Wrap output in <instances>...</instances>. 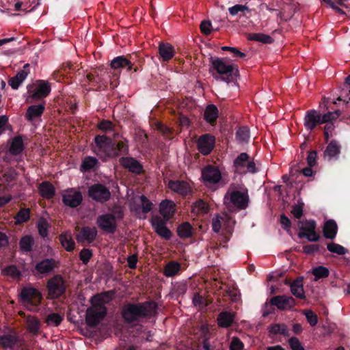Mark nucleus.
<instances>
[{"label": "nucleus", "instance_id": "1", "mask_svg": "<svg viewBox=\"0 0 350 350\" xmlns=\"http://www.w3.org/2000/svg\"><path fill=\"white\" fill-rule=\"evenodd\" d=\"M157 313V304L154 301L126 302L121 308L122 320L130 327L146 323Z\"/></svg>", "mask_w": 350, "mask_h": 350}, {"label": "nucleus", "instance_id": "2", "mask_svg": "<svg viewBox=\"0 0 350 350\" xmlns=\"http://www.w3.org/2000/svg\"><path fill=\"white\" fill-rule=\"evenodd\" d=\"M94 143L91 145L92 152L103 160L116 159L129 153V140L126 138L115 142L105 135H96Z\"/></svg>", "mask_w": 350, "mask_h": 350}, {"label": "nucleus", "instance_id": "3", "mask_svg": "<svg viewBox=\"0 0 350 350\" xmlns=\"http://www.w3.org/2000/svg\"><path fill=\"white\" fill-rule=\"evenodd\" d=\"M92 306L85 313V322L90 327H96L107 315V309L105 306L103 296L95 295L90 299Z\"/></svg>", "mask_w": 350, "mask_h": 350}, {"label": "nucleus", "instance_id": "4", "mask_svg": "<svg viewBox=\"0 0 350 350\" xmlns=\"http://www.w3.org/2000/svg\"><path fill=\"white\" fill-rule=\"evenodd\" d=\"M212 68L219 75L221 81L228 83L234 81L239 74L238 66L234 64H228L224 58L211 57Z\"/></svg>", "mask_w": 350, "mask_h": 350}, {"label": "nucleus", "instance_id": "5", "mask_svg": "<svg viewBox=\"0 0 350 350\" xmlns=\"http://www.w3.org/2000/svg\"><path fill=\"white\" fill-rule=\"evenodd\" d=\"M43 299L42 294L36 288L23 287L18 295V300L25 308L31 312H36Z\"/></svg>", "mask_w": 350, "mask_h": 350}, {"label": "nucleus", "instance_id": "6", "mask_svg": "<svg viewBox=\"0 0 350 350\" xmlns=\"http://www.w3.org/2000/svg\"><path fill=\"white\" fill-rule=\"evenodd\" d=\"M224 204L230 211L247 208L249 204L247 190L228 191L224 196Z\"/></svg>", "mask_w": 350, "mask_h": 350}, {"label": "nucleus", "instance_id": "7", "mask_svg": "<svg viewBox=\"0 0 350 350\" xmlns=\"http://www.w3.org/2000/svg\"><path fill=\"white\" fill-rule=\"evenodd\" d=\"M46 287L49 299H59L66 293V281L62 275L56 274L47 281Z\"/></svg>", "mask_w": 350, "mask_h": 350}, {"label": "nucleus", "instance_id": "8", "mask_svg": "<svg viewBox=\"0 0 350 350\" xmlns=\"http://www.w3.org/2000/svg\"><path fill=\"white\" fill-rule=\"evenodd\" d=\"M88 193L90 198L100 203H105L111 198V192L109 188L101 183L91 185L88 189Z\"/></svg>", "mask_w": 350, "mask_h": 350}, {"label": "nucleus", "instance_id": "9", "mask_svg": "<svg viewBox=\"0 0 350 350\" xmlns=\"http://www.w3.org/2000/svg\"><path fill=\"white\" fill-rule=\"evenodd\" d=\"M36 87L32 91L29 90L30 94L27 98L26 102H29L31 98L33 101L40 100L46 98L51 92V84L47 81L38 80L36 81Z\"/></svg>", "mask_w": 350, "mask_h": 350}, {"label": "nucleus", "instance_id": "10", "mask_svg": "<svg viewBox=\"0 0 350 350\" xmlns=\"http://www.w3.org/2000/svg\"><path fill=\"white\" fill-rule=\"evenodd\" d=\"M96 224L99 228L108 232L114 233L117 229L116 218L111 213H105L98 215Z\"/></svg>", "mask_w": 350, "mask_h": 350}, {"label": "nucleus", "instance_id": "11", "mask_svg": "<svg viewBox=\"0 0 350 350\" xmlns=\"http://www.w3.org/2000/svg\"><path fill=\"white\" fill-rule=\"evenodd\" d=\"M119 163L124 169L135 175H140L144 172L143 165L134 157H121Z\"/></svg>", "mask_w": 350, "mask_h": 350}, {"label": "nucleus", "instance_id": "12", "mask_svg": "<svg viewBox=\"0 0 350 350\" xmlns=\"http://www.w3.org/2000/svg\"><path fill=\"white\" fill-rule=\"evenodd\" d=\"M135 57L133 55H129L126 56L120 55L114 57L110 62L111 68L114 71H119L126 68L127 72H131L133 70V59Z\"/></svg>", "mask_w": 350, "mask_h": 350}, {"label": "nucleus", "instance_id": "13", "mask_svg": "<svg viewBox=\"0 0 350 350\" xmlns=\"http://www.w3.org/2000/svg\"><path fill=\"white\" fill-rule=\"evenodd\" d=\"M167 221L159 216H154L151 219V224L154 232L160 237L165 240H170L172 237V233L166 226Z\"/></svg>", "mask_w": 350, "mask_h": 350}, {"label": "nucleus", "instance_id": "14", "mask_svg": "<svg viewBox=\"0 0 350 350\" xmlns=\"http://www.w3.org/2000/svg\"><path fill=\"white\" fill-rule=\"evenodd\" d=\"M59 261L53 258H46L38 262L35 265V271L42 275H46L54 271L59 267Z\"/></svg>", "mask_w": 350, "mask_h": 350}, {"label": "nucleus", "instance_id": "15", "mask_svg": "<svg viewBox=\"0 0 350 350\" xmlns=\"http://www.w3.org/2000/svg\"><path fill=\"white\" fill-rule=\"evenodd\" d=\"M215 144V138L211 134L201 135L197 142L199 152L203 155H208L213 149Z\"/></svg>", "mask_w": 350, "mask_h": 350}, {"label": "nucleus", "instance_id": "16", "mask_svg": "<svg viewBox=\"0 0 350 350\" xmlns=\"http://www.w3.org/2000/svg\"><path fill=\"white\" fill-rule=\"evenodd\" d=\"M304 124L306 129L310 131H312L317 125L322 124L320 112L315 109L307 111L304 117Z\"/></svg>", "mask_w": 350, "mask_h": 350}, {"label": "nucleus", "instance_id": "17", "mask_svg": "<svg viewBox=\"0 0 350 350\" xmlns=\"http://www.w3.org/2000/svg\"><path fill=\"white\" fill-rule=\"evenodd\" d=\"M202 178L205 183L215 184L219 182L221 175L217 168L208 165L202 170Z\"/></svg>", "mask_w": 350, "mask_h": 350}, {"label": "nucleus", "instance_id": "18", "mask_svg": "<svg viewBox=\"0 0 350 350\" xmlns=\"http://www.w3.org/2000/svg\"><path fill=\"white\" fill-rule=\"evenodd\" d=\"M97 234L98 231L95 227L84 226L81 228L76 239L79 243L87 242L90 244L96 239Z\"/></svg>", "mask_w": 350, "mask_h": 350}, {"label": "nucleus", "instance_id": "19", "mask_svg": "<svg viewBox=\"0 0 350 350\" xmlns=\"http://www.w3.org/2000/svg\"><path fill=\"white\" fill-rule=\"evenodd\" d=\"M270 304L276 306L279 310H287L294 307L295 304V299L291 296L278 295L270 299Z\"/></svg>", "mask_w": 350, "mask_h": 350}, {"label": "nucleus", "instance_id": "20", "mask_svg": "<svg viewBox=\"0 0 350 350\" xmlns=\"http://www.w3.org/2000/svg\"><path fill=\"white\" fill-rule=\"evenodd\" d=\"M45 110V102L29 106L25 113V118L29 122L41 118Z\"/></svg>", "mask_w": 350, "mask_h": 350}, {"label": "nucleus", "instance_id": "21", "mask_svg": "<svg viewBox=\"0 0 350 350\" xmlns=\"http://www.w3.org/2000/svg\"><path fill=\"white\" fill-rule=\"evenodd\" d=\"M168 187L172 191L183 196L190 195L192 193V189L189 184L184 180H171L168 183Z\"/></svg>", "mask_w": 350, "mask_h": 350}, {"label": "nucleus", "instance_id": "22", "mask_svg": "<svg viewBox=\"0 0 350 350\" xmlns=\"http://www.w3.org/2000/svg\"><path fill=\"white\" fill-rule=\"evenodd\" d=\"M83 196L80 191L68 193L62 196V202L70 208H77L81 204Z\"/></svg>", "mask_w": 350, "mask_h": 350}, {"label": "nucleus", "instance_id": "23", "mask_svg": "<svg viewBox=\"0 0 350 350\" xmlns=\"http://www.w3.org/2000/svg\"><path fill=\"white\" fill-rule=\"evenodd\" d=\"M158 51L163 62H169L174 57L175 54L174 47L167 42L159 43Z\"/></svg>", "mask_w": 350, "mask_h": 350}, {"label": "nucleus", "instance_id": "24", "mask_svg": "<svg viewBox=\"0 0 350 350\" xmlns=\"http://www.w3.org/2000/svg\"><path fill=\"white\" fill-rule=\"evenodd\" d=\"M86 77L90 83L94 86L96 88L95 90L97 91L104 90L107 87V81L96 71L88 73Z\"/></svg>", "mask_w": 350, "mask_h": 350}, {"label": "nucleus", "instance_id": "25", "mask_svg": "<svg viewBox=\"0 0 350 350\" xmlns=\"http://www.w3.org/2000/svg\"><path fill=\"white\" fill-rule=\"evenodd\" d=\"M338 224L334 219H327L323 227V234L325 239L334 240L338 232Z\"/></svg>", "mask_w": 350, "mask_h": 350}, {"label": "nucleus", "instance_id": "26", "mask_svg": "<svg viewBox=\"0 0 350 350\" xmlns=\"http://www.w3.org/2000/svg\"><path fill=\"white\" fill-rule=\"evenodd\" d=\"M219 117V110L214 104L208 105L204 112V120L211 125H215Z\"/></svg>", "mask_w": 350, "mask_h": 350}, {"label": "nucleus", "instance_id": "27", "mask_svg": "<svg viewBox=\"0 0 350 350\" xmlns=\"http://www.w3.org/2000/svg\"><path fill=\"white\" fill-rule=\"evenodd\" d=\"M234 320V314L233 312L228 311L221 312L217 317V325L221 328L230 327Z\"/></svg>", "mask_w": 350, "mask_h": 350}, {"label": "nucleus", "instance_id": "28", "mask_svg": "<svg viewBox=\"0 0 350 350\" xmlns=\"http://www.w3.org/2000/svg\"><path fill=\"white\" fill-rule=\"evenodd\" d=\"M20 341L16 334H3L0 336V346L3 349H14Z\"/></svg>", "mask_w": 350, "mask_h": 350}, {"label": "nucleus", "instance_id": "29", "mask_svg": "<svg viewBox=\"0 0 350 350\" xmlns=\"http://www.w3.org/2000/svg\"><path fill=\"white\" fill-rule=\"evenodd\" d=\"M25 149V144L22 135L14 137L11 142L9 152L13 156L21 154Z\"/></svg>", "mask_w": 350, "mask_h": 350}, {"label": "nucleus", "instance_id": "30", "mask_svg": "<svg viewBox=\"0 0 350 350\" xmlns=\"http://www.w3.org/2000/svg\"><path fill=\"white\" fill-rule=\"evenodd\" d=\"M303 277H298L291 284V291L297 298L305 299V292L303 285Z\"/></svg>", "mask_w": 350, "mask_h": 350}, {"label": "nucleus", "instance_id": "31", "mask_svg": "<svg viewBox=\"0 0 350 350\" xmlns=\"http://www.w3.org/2000/svg\"><path fill=\"white\" fill-rule=\"evenodd\" d=\"M40 193L45 199H51L55 195V188L49 181H43L38 187Z\"/></svg>", "mask_w": 350, "mask_h": 350}, {"label": "nucleus", "instance_id": "32", "mask_svg": "<svg viewBox=\"0 0 350 350\" xmlns=\"http://www.w3.org/2000/svg\"><path fill=\"white\" fill-rule=\"evenodd\" d=\"M174 203L169 200H163L160 203V212L163 215V219L169 220L174 213Z\"/></svg>", "mask_w": 350, "mask_h": 350}, {"label": "nucleus", "instance_id": "33", "mask_svg": "<svg viewBox=\"0 0 350 350\" xmlns=\"http://www.w3.org/2000/svg\"><path fill=\"white\" fill-rule=\"evenodd\" d=\"M221 290L220 294L223 298H229L233 302L238 300L239 293L237 288L225 284L221 288Z\"/></svg>", "mask_w": 350, "mask_h": 350}, {"label": "nucleus", "instance_id": "34", "mask_svg": "<svg viewBox=\"0 0 350 350\" xmlns=\"http://www.w3.org/2000/svg\"><path fill=\"white\" fill-rule=\"evenodd\" d=\"M28 75L27 70H20L16 75L10 79L9 85L14 90H17Z\"/></svg>", "mask_w": 350, "mask_h": 350}, {"label": "nucleus", "instance_id": "35", "mask_svg": "<svg viewBox=\"0 0 350 350\" xmlns=\"http://www.w3.org/2000/svg\"><path fill=\"white\" fill-rule=\"evenodd\" d=\"M98 163V160L96 157L87 156L81 162L80 170L81 172H90L91 170H94L95 167H96Z\"/></svg>", "mask_w": 350, "mask_h": 350}, {"label": "nucleus", "instance_id": "36", "mask_svg": "<svg viewBox=\"0 0 350 350\" xmlns=\"http://www.w3.org/2000/svg\"><path fill=\"white\" fill-rule=\"evenodd\" d=\"M249 159L250 157L246 152L241 153L233 162V166L236 171L240 173L243 172Z\"/></svg>", "mask_w": 350, "mask_h": 350}, {"label": "nucleus", "instance_id": "37", "mask_svg": "<svg viewBox=\"0 0 350 350\" xmlns=\"http://www.w3.org/2000/svg\"><path fill=\"white\" fill-rule=\"evenodd\" d=\"M340 148L341 146L338 142L333 139L328 144L324 152V154L329 159L335 157L340 153Z\"/></svg>", "mask_w": 350, "mask_h": 350}, {"label": "nucleus", "instance_id": "38", "mask_svg": "<svg viewBox=\"0 0 350 350\" xmlns=\"http://www.w3.org/2000/svg\"><path fill=\"white\" fill-rule=\"evenodd\" d=\"M59 241L63 247L67 252H72L75 247V243L73 241L71 234L67 232L62 233L59 237Z\"/></svg>", "mask_w": 350, "mask_h": 350}, {"label": "nucleus", "instance_id": "39", "mask_svg": "<svg viewBox=\"0 0 350 350\" xmlns=\"http://www.w3.org/2000/svg\"><path fill=\"white\" fill-rule=\"evenodd\" d=\"M247 38L251 41H256L263 44H272L274 40L269 35L262 33H248Z\"/></svg>", "mask_w": 350, "mask_h": 350}, {"label": "nucleus", "instance_id": "40", "mask_svg": "<svg viewBox=\"0 0 350 350\" xmlns=\"http://www.w3.org/2000/svg\"><path fill=\"white\" fill-rule=\"evenodd\" d=\"M34 239L31 235H25L21 237L19 241V247L23 252H30L33 250Z\"/></svg>", "mask_w": 350, "mask_h": 350}, {"label": "nucleus", "instance_id": "41", "mask_svg": "<svg viewBox=\"0 0 350 350\" xmlns=\"http://www.w3.org/2000/svg\"><path fill=\"white\" fill-rule=\"evenodd\" d=\"M180 268L181 266L179 262L171 261L165 266L164 275L167 277H173L179 273Z\"/></svg>", "mask_w": 350, "mask_h": 350}, {"label": "nucleus", "instance_id": "42", "mask_svg": "<svg viewBox=\"0 0 350 350\" xmlns=\"http://www.w3.org/2000/svg\"><path fill=\"white\" fill-rule=\"evenodd\" d=\"M297 228L299 229V232H304L308 233L312 232L317 228V222L313 219H306L305 221L298 220Z\"/></svg>", "mask_w": 350, "mask_h": 350}, {"label": "nucleus", "instance_id": "43", "mask_svg": "<svg viewBox=\"0 0 350 350\" xmlns=\"http://www.w3.org/2000/svg\"><path fill=\"white\" fill-rule=\"evenodd\" d=\"M178 237L186 239L192 236V226L189 222H184L178 226L177 228Z\"/></svg>", "mask_w": 350, "mask_h": 350}, {"label": "nucleus", "instance_id": "44", "mask_svg": "<svg viewBox=\"0 0 350 350\" xmlns=\"http://www.w3.org/2000/svg\"><path fill=\"white\" fill-rule=\"evenodd\" d=\"M27 325L29 331L33 335H38L40 332V321L34 317H31L27 319Z\"/></svg>", "mask_w": 350, "mask_h": 350}, {"label": "nucleus", "instance_id": "45", "mask_svg": "<svg viewBox=\"0 0 350 350\" xmlns=\"http://www.w3.org/2000/svg\"><path fill=\"white\" fill-rule=\"evenodd\" d=\"M64 320V315H61L56 312H51L47 315L44 322L49 325L55 327L59 326Z\"/></svg>", "mask_w": 350, "mask_h": 350}, {"label": "nucleus", "instance_id": "46", "mask_svg": "<svg viewBox=\"0 0 350 350\" xmlns=\"http://www.w3.org/2000/svg\"><path fill=\"white\" fill-rule=\"evenodd\" d=\"M2 273L4 275H9L13 279L20 278L21 277V272L14 265H11L5 267L2 269Z\"/></svg>", "mask_w": 350, "mask_h": 350}, {"label": "nucleus", "instance_id": "47", "mask_svg": "<svg viewBox=\"0 0 350 350\" xmlns=\"http://www.w3.org/2000/svg\"><path fill=\"white\" fill-rule=\"evenodd\" d=\"M51 227L49 223L44 218H40L37 224V228L39 234L45 238L49 234V228Z\"/></svg>", "mask_w": 350, "mask_h": 350}, {"label": "nucleus", "instance_id": "48", "mask_svg": "<svg viewBox=\"0 0 350 350\" xmlns=\"http://www.w3.org/2000/svg\"><path fill=\"white\" fill-rule=\"evenodd\" d=\"M155 127L157 131H159L161 135L169 139L173 138L174 130L160 122H157L155 123Z\"/></svg>", "mask_w": 350, "mask_h": 350}, {"label": "nucleus", "instance_id": "49", "mask_svg": "<svg viewBox=\"0 0 350 350\" xmlns=\"http://www.w3.org/2000/svg\"><path fill=\"white\" fill-rule=\"evenodd\" d=\"M327 249L332 253L338 255H345L348 253V250L342 245L334 242L329 243L327 245Z\"/></svg>", "mask_w": 350, "mask_h": 350}, {"label": "nucleus", "instance_id": "50", "mask_svg": "<svg viewBox=\"0 0 350 350\" xmlns=\"http://www.w3.org/2000/svg\"><path fill=\"white\" fill-rule=\"evenodd\" d=\"M236 138L240 143L247 142L250 139V131L246 126L240 127L236 133Z\"/></svg>", "mask_w": 350, "mask_h": 350}, {"label": "nucleus", "instance_id": "51", "mask_svg": "<svg viewBox=\"0 0 350 350\" xmlns=\"http://www.w3.org/2000/svg\"><path fill=\"white\" fill-rule=\"evenodd\" d=\"M312 273L315 277V279L318 280L328 277L329 275V271L325 267L319 266L312 269Z\"/></svg>", "mask_w": 350, "mask_h": 350}, {"label": "nucleus", "instance_id": "52", "mask_svg": "<svg viewBox=\"0 0 350 350\" xmlns=\"http://www.w3.org/2000/svg\"><path fill=\"white\" fill-rule=\"evenodd\" d=\"M340 116V110H335L334 111H329L327 113H324L323 115L321 114V121L322 124L332 122L333 120H336Z\"/></svg>", "mask_w": 350, "mask_h": 350}, {"label": "nucleus", "instance_id": "53", "mask_svg": "<svg viewBox=\"0 0 350 350\" xmlns=\"http://www.w3.org/2000/svg\"><path fill=\"white\" fill-rule=\"evenodd\" d=\"M30 218V209L21 208L16 214L15 219L17 224H22L29 221Z\"/></svg>", "mask_w": 350, "mask_h": 350}, {"label": "nucleus", "instance_id": "54", "mask_svg": "<svg viewBox=\"0 0 350 350\" xmlns=\"http://www.w3.org/2000/svg\"><path fill=\"white\" fill-rule=\"evenodd\" d=\"M229 219L226 215H217L215 217L212 219V229L213 230L218 233L221 228V223L226 219Z\"/></svg>", "mask_w": 350, "mask_h": 350}, {"label": "nucleus", "instance_id": "55", "mask_svg": "<svg viewBox=\"0 0 350 350\" xmlns=\"http://www.w3.org/2000/svg\"><path fill=\"white\" fill-rule=\"evenodd\" d=\"M297 236L299 239L306 238L308 241L310 242H317L321 239L320 235L317 233L316 230H314L308 233H305L304 232H299Z\"/></svg>", "mask_w": 350, "mask_h": 350}, {"label": "nucleus", "instance_id": "56", "mask_svg": "<svg viewBox=\"0 0 350 350\" xmlns=\"http://www.w3.org/2000/svg\"><path fill=\"white\" fill-rule=\"evenodd\" d=\"M193 210L198 213L206 214L209 211V206L205 201L200 199L194 203Z\"/></svg>", "mask_w": 350, "mask_h": 350}, {"label": "nucleus", "instance_id": "57", "mask_svg": "<svg viewBox=\"0 0 350 350\" xmlns=\"http://www.w3.org/2000/svg\"><path fill=\"white\" fill-rule=\"evenodd\" d=\"M141 200V204H142V212L145 214L149 213L152 211L153 208V204L152 202L149 200L146 196L144 195H142L140 197Z\"/></svg>", "mask_w": 350, "mask_h": 350}, {"label": "nucleus", "instance_id": "58", "mask_svg": "<svg viewBox=\"0 0 350 350\" xmlns=\"http://www.w3.org/2000/svg\"><path fill=\"white\" fill-rule=\"evenodd\" d=\"M303 314L306 316L308 323L310 326L314 327L318 323L317 315L310 310H306L303 311Z\"/></svg>", "mask_w": 350, "mask_h": 350}, {"label": "nucleus", "instance_id": "59", "mask_svg": "<svg viewBox=\"0 0 350 350\" xmlns=\"http://www.w3.org/2000/svg\"><path fill=\"white\" fill-rule=\"evenodd\" d=\"M93 256L92 250L83 248L79 252V258L84 265H87Z\"/></svg>", "mask_w": 350, "mask_h": 350}, {"label": "nucleus", "instance_id": "60", "mask_svg": "<svg viewBox=\"0 0 350 350\" xmlns=\"http://www.w3.org/2000/svg\"><path fill=\"white\" fill-rule=\"evenodd\" d=\"M324 247L318 244L306 245L303 247V252L308 255H314L315 253L320 251V249Z\"/></svg>", "mask_w": 350, "mask_h": 350}, {"label": "nucleus", "instance_id": "61", "mask_svg": "<svg viewBox=\"0 0 350 350\" xmlns=\"http://www.w3.org/2000/svg\"><path fill=\"white\" fill-rule=\"evenodd\" d=\"M97 128L103 132H108L113 129V125L111 121L103 120L98 124Z\"/></svg>", "mask_w": 350, "mask_h": 350}, {"label": "nucleus", "instance_id": "62", "mask_svg": "<svg viewBox=\"0 0 350 350\" xmlns=\"http://www.w3.org/2000/svg\"><path fill=\"white\" fill-rule=\"evenodd\" d=\"M280 222L282 225V228L284 230L287 232H291L292 223L290 219L285 214L283 213L280 215Z\"/></svg>", "mask_w": 350, "mask_h": 350}, {"label": "nucleus", "instance_id": "63", "mask_svg": "<svg viewBox=\"0 0 350 350\" xmlns=\"http://www.w3.org/2000/svg\"><path fill=\"white\" fill-rule=\"evenodd\" d=\"M244 345L238 337H233L230 342V350H243Z\"/></svg>", "mask_w": 350, "mask_h": 350}, {"label": "nucleus", "instance_id": "64", "mask_svg": "<svg viewBox=\"0 0 350 350\" xmlns=\"http://www.w3.org/2000/svg\"><path fill=\"white\" fill-rule=\"evenodd\" d=\"M288 344L292 350H305L299 340L296 337L290 338Z\"/></svg>", "mask_w": 350, "mask_h": 350}]
</instances>
